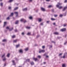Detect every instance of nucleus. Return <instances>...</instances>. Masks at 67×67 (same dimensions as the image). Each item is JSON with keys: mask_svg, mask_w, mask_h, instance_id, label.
Listing matches in <instances>:
<instances>
[{"mask_svg": "<svg viewBox=\"0 0 67 67\" xmlns=\"http://www.w3.org/2000/svg\"><path fill=\"white\" fill-rule=\"evenodd\" d=\"M21 22H23L24 23H26V22H27L26 20H25L24 19H22L20 20Z\"/></svg>", "mask_w": 67, "mask_h": 67, "instance_id": "f257e3e1", "label": "nucleus"}, {"mask_svg": "<svg viewBox=\"0 0 67 67\" xmlns=\"http://www.w3.org/2000/svg\"><path fill=\"white\" fill-rule=\"evenodd\" d=\"M44 52L45 50H40V51L39 52V53H44Z\"/></svg>", "mask_w": 67, "mask_h": 67, "instance_id": "f03ea898", "label": "nucleus"}, {"mask_svg": "<svg viewBox=\"0 0 67 67\" xmlns=\"http://www.w3.org/2000/svg\"><path fill=\"white\" fill-rule=\"evenodd\" d=\"M58 5L57 4L56 5L57 7H59V5H62V3H60V2H58Z\"/></svg>", "mask_w": 67, "mask_h": 67, "instance_id": "7ed1b4c3", "label": "nucleus"}, {"mask_svg": "<svg viewBox=\"0 0 67 67\" xmlns=\"http://www.w3.org/2000/svg\"><path fill=\"white\" fill-rule=\"evenodd\" d=\"M33 60H34L35 62L37 61L38 60V59L37 58H35L34 57L33 58Z\"/></svg>", "mask_w": 67, "mask_h": 67, "instance_id": "20e7f679", "label": "nucleus"}, {"mask_svg": "<svg viewBox=\"0 0 67 67\" xmlns=\"http://www.w3.org/2000/svg\"><path fill=\"white\" fill-rule=\"evenodd\" d=\"M66 55H67V53H65L64 54V56H63V58H65V57H65V56H66Z\"/></svg>", "mask_w": 67, "mask_h": 67, "instance_id": "39448f33", "label": "nucleus"}, {"mask_svg": "<svg viewBox=\"0 0 67 67\" xmlns=\"http://www.w3.org/2000/svg\"><path fill=\"white\" fill-rule=\"evenodd\" d=\"M66 30V29L65 28H64L60 30V31L62 32H63V31H65Z\"/></svg>", "mask_w": 67, "mask_h": 67, "instance_id": "423d86ee", "label": "nucleus"}, {"mask_svg": "<svg viewBox=\"0 0 67 67\" xmlns=\"http://www.w3.org/2000/svg\"><path fill=\"white\" fill-rule=\"evenodd\" d=\"M27 8H25L23 9L22 10L23 11H27Z\"/></svg>", "mask_w": 67, "mask_h": 67, "instance_id": "0eeeda50", "label": "nucleus"}, {"mask_svg": "<svg viewBox=\"0 0 67 67\" xmlns=\"http://www.w3.org/2000/svg\"><path fill=\"white\" fill-rule=\"evenodd\" d=\"M41 10L43 11H45V9L44 8H41Z\"/></svg>", "mask_w": 67, "mask_h": 67, "instance_id": "6e6552de", "label": "nucleus"}, {"mask_svg": "<svg viewBox=\"0 0 67 67\" xmlns=\"http://www.w3.org/2000/svg\"><path fill=\"white\" fill-rule=\"evenodd\" d=\"M67 8V7H64V8L63 9V11H64Z\"/></svg>", "mask_w": 67, "mask_h": 67, "instance_id": "1a4fd4ad", "label": "nucleus"}, {"mask_svg": "<svg viewBox=\"0 0 67 67\" xmlns=\"http://www.w3.org/2000/svg\"><path fill=\"white\" fill-rule=\"evenodd\" d=\"M54 34L55 35H59V33L58 32H55L54 33Z\"/></svg>", "mask_w": 67, "mask_h": 67, "instance_id": "9d476101", "label": "nucleus"}, {"mask_svg": "<svg viewBox=\"0 0 67 67\" xmlns=\"http://www.w3.org/2000/svg\"><path fill=\"white\" fill-rule=\"evenodd\" d=\"M14 13H15V14L16 15V16H18V13L17 12H14Z\"/></svg>", "mask_w": 67, "mask_h": 67, "instance_id": "9b49d317", "label": "nucleus"}, {"mask_svg": "<svg viewBox=\"0 0 67 67\" xmlns=\"http://www.w3.org/2000/svg\"><path fill=\"white\" fill-rule=\"evenodd\" d=\"M12 62L13 63V65H15V64L14 60H13L12 61Z\"/></svg>", "mask_w": 67, "mask_h": 67, "instance_id": "f8f14e48", "label": "nucleus"}, {"mask_svg": "<svg viewBox=\"0 0 67 67\" xmlns=\"http://www.w3.org/2000/svg\"><path fill=\"white\" fill-rule=\"evenodd\" d=\"M6 23H7V22H4V25L3 26V27H4L5 26V25H6Z\"/></svg>", "mask_w": 67, "mask_h": 67, "instance_id": "ddd939ff", "label": "nucleus"}, {"mask_svg": "<svg viewBox=\"0 0 67 67\" xmlns=\"http://www.w3.org/2000/svg\"><path fill=\"white\" fill-rule=\"evenodd\" d=\"M18 23H19V21L17 20L16 21L15 23V24H18Z\"/></svg>", "mask_w": 67, "mask_h": 67, "instance_id": "4468645a", "label": "nucleus"}, {"mask_svg": "<svg viewBox=\"0 0 67 67\" xmlns=\"http://www.w3.org/2000/svg\"><path fill=\"white\" fill-rule=\"evenodd\" d=\"M7 60V59L6 58H5L4 59H3V62H4V61H5V60Z\"/></svg>", "mask_w": 67, "mask_h": 67, "instance_id": "2eb2a0df", "label": "nucleus"}, {"mask_svg": "<svg viewBox=\"0 0 67 67\" xmlns=\"http://www.w3.org/2000/svg\"><path fill=\"white\" fill-rule=\"evenodd\" d=\"M19 51L20 53H22L23 52V51L22 49H20Z\"/></svg>", "mask_w": 67, "mask_h": 67, "instance_id": "dca6fc26", "label": "nucleus"}, {"mask_svg": "<svg viewBox=\"0 0 67 67\" xmlns=\"http://www.w3.org/2000/svg\"><path fill=\"white\" fill-rule=\"evenodd\" d=\"M10 54L8 53L7 54V56L8 57H10Z\"/></svg>", "mask_w": 67, "mask_h": 67, "instance_id": "f3484780", "label": "nucleus"}, {"mask_svg": "<svg viewBox=\"0 0 67 67\" xmlns=\"http://www.w3.org/2000/svg\"><path fill=\"white\" fill-rule=\"evenodd\" d=\"M28 50L29 48H27L25 49V51H28Z\"/></svg>", "mask_w": 67, "mask_h": 67, "instance_id": "a211bd4d", "label": "nucleus"}, {"mask_svg": "<svg viewBox=\"0 0 67 67\" xmlns=\"http://www.w3.org/2000/svg\"><path fill=\"white\" fill-rule=\"evenodd\" d=\"M17 42V40H14L13 42L14 43H16Z\"/></svg>", "mask_w": 67, "mask_h": 67, "instance_id": "6ab92c4d", "label": "nucleus"}, {"mask_svg": "<svg viewBox=\"0 0 67 67\" xmlns=\"http://www.w3.org/2000/svg\"><path fill=\"white\" fill-rule=\"evenodd\" d=\"M18 7H16L15 8H14V10H16L17 9H18Z\"/></svg>", "mask_w": 67, "mask_h": 67, "instance_id": "aec40b11", "label": "nucleus"}, {"mask_svg": "<svg viewBox=\"0 0 67 67\" xmlns=\"http://www.w3.org/2000/svg\"><path fill=\"white\" fill-rule=\"evenodd\" d=\"M31 65H34V62H32L31 63Z\"/></svg>", "mask_w": 67, "mask_h": 67, "instance_id": "412c9836", "label": "nucleus"}, {"mask_svg": "<svg viewBox=\"0 0 67 67\" xmlns=\"http://www.w3.org/2000/svg\"><path fill=\"white\" fill-rule=\"evenodd\" d=\"M19 46H20V44H18V45H16V48H18V47H19Z\"/></svg>", "mask_w": 67, "mask_h": 67, "instance_id": "4be33fe9", "label": "nucleus"}, {"mask_svg": "<svg viewBox=\"0 0 67 67\" xmlns=\"http://www.w3.org/2000/svg\"><path fill=\"white\" fill-rule=\"evenodd\" d=\"M13 13H11L10 15V16H13Z\"/></svg>", "mask_w": 67, "mask_h": 67, "instance_id": "5701e85b", "label": "nucleus"}, {"mask_svg": "<svg viewBox=\"0 0 67 67\" xmlns=\"http://www.w3.org/2000/svg\"><path fill=\"white\" fill-rule=\"evenodd\" d=\"M13 1V0H10L8 1V2H12Z\"/></svg>", "mask_w": 67, "mask_h": 67, "instance_id": "b1692460", "label": "nucleus"}, {"mask_svg": "<svg viewBox=\"0 0 67 67\" xmlns=\"http://www.w3.org/2000/svg\"><path fill=\"white\" fill-rule=\"evenodd\" d=\"M29 18L30 19V20H31L32 19V18H33L31 16H30V17H29Z\"/></svg>", "mask_w": 67, "mask_h": 67, "instance_id": "393cba45", "label": "nucleus"}, {"mask_svg": "<svg viewBox=\"0 0 67 67\" xmlns=\"http://www.w3.org/2000/svg\"><path fill=\"white\" fill-rule=\"evenodd\" d=\"M13 29V27L11 28L9 30V31H12V30Z\"/></svg>", "mask_w": 67, "mask_h": 67, "instance_id": "a878e982", "label": "nucleus"}, {"mask_svg": "<svg viewBox=\"0 0 67 67\" xmlns=\"http://www.w3.org/2000/svg\"><path fill=\"white\" fill-rule=\"evenodd\" d=\"M51 7H52V5H49V6H48V8H51Z\"/></svg>", "mask_w": 67, "mask_h": 67, "instance_id": "bb28decb", "label": "nucleus"}, {"mask_svg": "<svg viewBox=\"0 0 67 67\" xmlns=\"http://www.w3.org/2000/svg\"><path fill=\"white\" fill-rule=\"evenodd\" d=\"M26 61L27 62H30V59H27V60H26Z\"/></svg>", "mask_w": 67, "mask_h": 67, "instance_id": "cd10ccee", "label": "nucleus"}, {"mask_svg": "<svg viewBox=\"0 0 67 67\" xmlns=\"http://www.w3.org/2000/svg\"><path fill=\"white\" fill-rule=\"evenodd\" d=\"M41 21H42V19L41 18L39 19L38 20V21L39 22H41Z\"/></svg>", "mask_w": 67, "mask_h": 67, "instance_id": "c85d7f7f", "label": "nucleus"}, {"mask_svg": "<svg viewBox=\"0 0 67 67\" xmlns=\"http://www.w3.org/2000/svg\"><path fill=\"white\" fill-rule=\"evenodd\" d=\"M60 17V18H62V17H63V15L61 14L59 15Z\"/></svg>", "mask_w": 67, "mask_h": 67, "instance_id": "c756f323", "label": "nucleus"}, {"mask_svg": "<svg viewBox=\"0 0 67 67\" xmlns=\"http://www.w3.org/2000/svg\"><path fill=\"white\" fill-rule=\"evenodd\" d=\"M51 20H52L53 21L54 20H55V19L52 18H51Z\"/></svg>", "mask_w": 67, "mask_h": 67, "instance_id": "7c9ffc66", "label": "nucleus"}, {"mask_svg": "<svg viewBox=\"0 0 67 67\" xmlns=\"http://www.w3.org/2000/svg\"><path fill=\"white\" fill-rule=\"evenodd\" d=\"M0 4L1 7L3 6V3H1Z\"/></svg>", "mask_w": 67, "mask_h": 67, "instance_id": "2f4dec72", "label": "nucleus"}, {"mask_svg": "<svg viewBox=\"0 0 67 67\" xmlns=\"http://www.w3.org/2000/svg\"><path fill=\"white\" fill-rule=\"evenodd\" d=\"M62 66L63 67H66V66L65 65V64H63Z\"/></svg>", "mask_w": 67, "mask_h": 67, "instance_id": "473e14b6", "label": "nucleus"}, {"mask_svg": "<svg viewBox=\"0 0 67 67\" xmlns=\"http://www.w3.org/2000/svg\"><path fill=\"white\" fill-rule=\"evenodd\" d=\"M7 41V40L5 39H4L3 40V42H6Z\"/></svg>", "mask_w": 67, "mask_h": 67, "instance_id": "72a5a7b5", "label": "nucleus"}, {"mask_svg": "<svg viewBox=\"0 0 67 67\" xmlns=\"http://www.w3.org/2000/svg\"><path fill=\"white\" fill-rule=\"evenodd\" d=\"M15 35H14V36H12V38H15Z\"/></svg>", "mask_w": 67, "mask_h": 67, "instance_id": "f704fd0d", "label": "nucleus"}, {"mask_svg": "<svg viewBox=\"0 0 67 67\" xmlns=\"http://www.w3.org/2000/svg\"><path fill=\"white\" fill-rule=\"evenodd\" d=\"M38 57L39 58H41V57L40 55H38Z\"/></svg>", "mask_w": 67, "mask_h": 67, "instance_id": "c9c22d12", "label": "nucleus"}, {"mask_svg": "<svg viewBox=\"0 0 67 67\" xmlns=\"http://www.w3.org/2000/svg\"><path fill=\"white\" fill-rule=\"evenodd\" d=\"M54 17H57V16H58V15H54Z\"/></svg>", "mask_w": 67, "mask_h": 67, "instance_id": "e433bc0d", "label": "nucleus"}, {"mask_svg": "<svg viewBox=\"0 0 67 67\" xmlns=\"http://www.w3.org/2000/svg\"><path fill=\"white\" fill-rule=\"evenodd\" d=\"M27 35H31V33H30L29 32L27 34Z\"/></svg>", "mask_w": 67, "mask_h": 67, "instance_id": "4c0bfd02", "label": "nucleus"}, {"mask_svg": "<svg viewBox=\"0 0 67 67\" xmlns=\"http://www.w3.org/2000/svg\"><path fill=\"white\" fill-rule=\"evenodd\" d=\"M26 29H30V27H26Z\"/></svg>", "mask_w": 67, "mask_h": 67, "instance_id": "58836bf2", "label": "nucleus"}, {"mask_svg": "<svg viewBox=\"0 0 67 67\" xmlns=\"http://www.w3.org/2000/svg\"><path fill=\"white\" fill-rule=\"evenodd\" d=\"M62 8H63V7L62 6H60V7H59V9H62Z\"/></svg>", "mask_w": 67, "mask_h": 67, "instance_id": "ea45409f", "label": "nucleus"}, {"mask_svg": "<svg viewBox=\"0 0 67 67\" xmlns=\"http://www.w3.org/2000/svg\"><path fill=\"white\" fill-rule=\"evenodd\" d=\"M62 54H63L62 53H60V54L59 55V56H60L62 55Z\"/></svg>", "mask_w": 67, "mask_h": 67, "instance_id": "a19ab883", "label": "nucleus"}, {"mask_svg": "<svg viewBox=\"0 0 67 67\" xmlns=\"http://www.w3.org/2000/svg\"><path fill=\"white\" fill-rule=\"evenodd\" d=\"M42 48L44 49L45 48V46H42Z\"/></svg>", "mask_w": 67, "mask_h": 67, "instance_id": "79ce46f5", "label": "nucleus"}, {"mask_svg": "<svg viewBox=\"0 0 67 67\" xmlns=\"http://www.w3.org/2000/svg\"><path fill=\"white\" fill-rule=\"evenodd\" d=\"M7 20H9L10 19V18L9 17H8L7 18Z\"/></svg>", "mask_w": 67, "mask_h": 67, "instance_id": "37998d69", "label": "nucleus"}, {"mask_svg": "<svg viewBox=\"0 0 67 67\" xmlns=\"http://www.w3.org/2000/svg\"><path fill=\"white\" fill-rule=\"evenodd\" d=\"M5 56V54H4L2 56V57H3Z\"/></svg>", "mask_w": 67, "mask_h": 67, "instance_id": "c03bdc74", "label": "nucleus"}, {"mask_svg": "<svg viewBox=\"0 0 67 67\" xmlns=\"http://www.w3.org/2000/svg\"><path fill=\"white\" fill-rule=\"evenodd\" d=\"M6 29H9V27H7L6 28Z\"/></svg>", "mask_w": 67, "mask_h": 67, "instance_id": "a18cd8bd", "label": "nucleus"}, {"mask_svg": "<svg viewBox=\"0 0 67 67\" xmlns=\"http://www.w3.org/2000/svg\"><path fill=\"white\" fill-rule=\"evenodd\" d=\"M9 9L10 10V9H11V7H9Z\"/></svg>", "mask_w": 67, "mask_h": 67, "instance_id": "49530a36", "label": "nucleus"}, {"mask_svg": "<svg viewBox=\"0 0 67 67\" xmlns=\"http://www.w3.org/2000/svg\"><path fill=\"white\" fill-rule=\"evenodd\" d=\"M21 34L22 35H24V32H22V33H21Z\"/></svg>", "mask_w": 67, "mask_h": 67, "instance_id": "de8ad7c7", "label": "nucleus"}, {"mask_svg": "<svg viewBox=\"0 0 67 67\" xmlns=\"http://www.w3.org/2000/svg\"><path fill=\"white\" fill-rule=\"evenodd\" d=\"M64 14H65V15H64V16H66V12H65V13Z\"/></svg>", "mask_w": 67, "mask_h": 67, "instance_id": "09e8293b", "label": "nucleus"}, {"mask_svg": "<svg viewBox=\"0 0 67 67\" xmlns=\"http://www.w3.org/2000/svg\"><path fill=\"white\" fill-rule=\"evenodd\" d=\"M64 2H65V3H66V2H67V0H65Z\"/></svg>", "mask_w": 67, "mask_h": 67, "instance_id": "8fccbe9b", "label": "nucleus"}, {"mask_svg": "<svg viewBox=\"0 0 67 67\" xmlns=\"http://www.w3.org/2000/svg\"><path fill=\"white\" fill-rule=\"evenodd\" d=\"M67 42H65L64 43V45H66V44H67Z\"/></svg>", "mask_w": 67, "mask_h": 67, "instance_id": "3c124183", "label": "nucleus"}, {"mask_svg": "<svg viewBox=\"0 0 67 67\" xmlns=\"http://www.w3.org/2000/svg\"><path fill=\"white\" fill-rule=\"evenodd\" d=\"M15 32H17V30L16 29L15 30Z\"/></svg>", "mask_w": 67, "mask_h": 67, "instance_id": "603ef678", "label": "nucleus"}, {"mask_svg": "<svg viewBox=\"0 0 67 67\" xmlns=\"http://www.w3.org/2000/svg\"><path fill=\"white\" fill-rule=\"evenodd\" d=\"M40 25H43V23H41L40 24Z\"/></svg>", "mask_w": 67, "mask_h": 67, "instance_id": "864d4df0", "label": "nucleus"}, {"mask_svg": "<svg viewBox=\"0 0 67 67\" xmlns=\"http://www.w3.org/2000/svg\"><path fill=\"white\" fill-rule=\"evenodd\" d=\"M46 58H47L48 57V55H46Z\"/></svg>", "mask_w": 67, "mask_h": 67, "instance_id": "5fc2aeb1", "label": "nucleus"}, {"mask_svg": "<svg viewBox=\"0 0 67 67\" xmlns=\"http://www.w3.org/2000/svg\"><path fill=\"white\" fill-rule=\"evenodd\" d=\"M52 12H54V10H53V9L52 10Z\"/></svg>", "mask_w": 67, "mask_h": 67, "instance_id": "6e6d98bb", "label": "nucleus"}, {"mask_svg": "<svg viewBox=\"0 0 67 67\" xmlns=\"http://www.w3.org/2000/svg\"><path fill=\"white\" fill-rule=\"evenodd\" d=\"M46 1H50V0H46Z\"/></svg>", "mask_w": 67, "mask_h": 67, "instance_id": "4d7b16f0", "label": "nucleus"}, {"mask_svg": "<svg viewBox=\"0 0 67 67\" xmlns=\"http://www.w3.org/2000/svg\"><path fill=\"white\" fill-rule=\"evenodd\" d=\"M66 26V24L64 25V26L65 27V26Z\"/></svg>", "mask_w": 67, "mask_h": 67, "instance_id": "13d9d810", "label": "nucleus"}, {"mask_svg": "<svg viewBox=\"0 0 67 67\" xmlns=\"http://www.w3.org/2000/svg\"><path fill=\"white\" fill-rule=\"evenodd\" d=\"M29 1L30 2H32V0H29Z\"/></svg>", "mask_w": 67, "mask_h": 67, "instance_id": "bf43d9fd", "label": "nucleus"}, {"mask_svg": "<svg viewBox=\"0 0 67 67\" xmlns=\"http://www.w3.org/2000/svg\"><path fill=\"white\" fill-rule=\"evenodd\" d=\"M6 63H5L4 65V66H6Z\"/></svg>", "mask_w": 67, "mask_h": 67, "instance_id": "052dcab7", "label": "nucleus"}, {"mask_svg": "<svg viewBox=\"0 0 67 67\" xmlns=\"http://www.w3.org/2000/svg\"><path fill=\"white\" fill-rule=\"evenodd\" d=\"M47 23H49V21H47Z\"/></svg>", "mask_w": 67, "mask_h": 67, "instance_id": "680f3d73", "label": "nucleus"}, {"mask_svg": "<svg viewBox=\"0 0 67 67\" xmlns=\"http://www.w3.org/2000/svg\"><path fill=\"white\" fill-rule=\"evenodd\" d=\"M43 64H46V62H44L43 63Z\"/></svg>", "mask_w": 67, "mask_h": 67, "instance_id": "e2e57ef3", "label": "nucleus"}, {"mask_svg": "<svg viewBox=\"0 0 67 67\" xmlns=\"http://www.w3.org/2000/svg\"><path fill=\"white\" fill-rule=\"evenodd\" d=\"M50 48H51V47H52V46H50Z\"/></svg>", "mask_w": 67, "mask_h": 67, "instance_id": "0e129e2a", "label": "nucleus"}, {"mask_svg": "<svg viewBox=\"0 0 67 67\" xmlns=\"http://www.w3.org/2000/svg\"><path fill=\"white\" fill-rule=\"evenodd\" d=\"M52 43H55V42H54V41H52Z\"/></svg>", "mask_w": 67, "mask_h": 67, "instance_id": "69168bd1", "label": "nucleus"}, {"mask_svg": "<svg viewBox=\"0 0 67 67\" xmlns=\"http://www.w3.org/2000/svg\"><path fill=\"white\" fill-rule=\"evenodd\" d=\"M53 25H55V23H54L53 24Z\"/></svg>", "mask_w": 67, "mask_h": 67, "instance_id": "338daca9", "label": "nucleus"}, {"mask_svg": "<svg viewBox=\"0 0 67 67\" xmlns=\"http://www.w3.org/2000/svg\"><path fill=\"white\" fill-rule=\"evenodd\" d=\"M16 4L17 5H19V4Z\"/></svg>", "mask_w": 67, "mask_h": 67, "instance_id": "774afa93", "label": "nucleus"}]
</instances>
